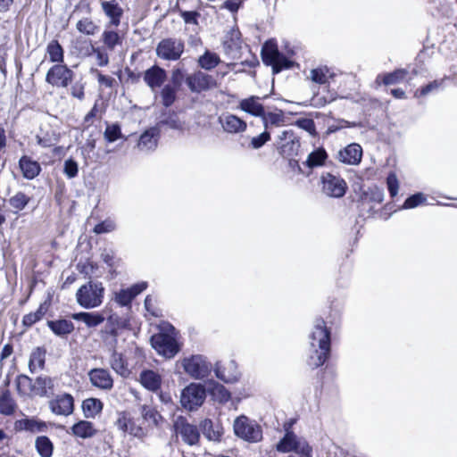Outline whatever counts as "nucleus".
<instances>
[{"instance_id":"1","label":"nucleus","mask_w":457,"mask_h":457,"mask_svg":"<svg viewBox=\"0 0 457 457\" xmlns=\"http://www.w3.org/2000/svg\"><path fill=\"white\" fill-rule=\"evenodd\" d=\"M309 364L319 368L327 361L331 352V329L322 318L315 319L309 334Z\"/></svg>"},{"instance_id":"2","label":"nucleus","mask_w":457,"mask_h":457,"mask_svg":"<svg viewBox=\"0 0 457 457\" xmlns=\"http://www.w3.org/2000/svg\"><path fill=\"white\" fill-rule=\"evenodd\" d=\"M261 56L266 66L272 68L273 74L293 67L294 62L279 52L277 43L273 39L267 40L262 47Z\"/></svg>"},{"instance_id":"3","label":"nucleus","mask_w":457,"mask_h":457,"mask_svg":"<svg viewBox=\"0 0 457 457\" xmlns=\"http://www.w3.org/2000/svg\"><path fill=\"white\" fill-rule=\"evenodd\" d=\"M104 295L103 283L90 280L77 290L76 301L84 309H94L102 304Z\"/></svg>"},{"instance_id":"4","label":"nucleus","mask_w":457,"mask_h":457,"mask_svg":"<svg viewBox=\"0 0 457 457\" xmlns=\"http://www.w3.org/2000/svg\"><path fill=\"white\" fill-rule=\"evenodd\" d=\"M179 362L184 372L195 380H203L208 378L213 368L207 357L202 354H192L184 357Z\"/></svg>"},{"instance_id":"5","label":"nucleus","mask_w":457,"mask_h":457,"mask_svg":"<svg viewBox=\"0 0 457 457\" xmlns=\"http://www.w3.org/2000/svg\"><path fill=\"white\" fill-rule=\"evenodd\" d=\"M234 432L237 436L250 443H257L262 439V427L253 420L245 415L237 417L233 424Z\"/></svg>"},{"instance_id":"6","label":"nucleus","mask_w":457,"mask_h":457,"mask_svg":"<svg viewBox=\"0 0 457 457\" xmlns=\"http://www.w3.org/2000/svg\"><path fill=\"white\" fill-rule=\"evenodd\" d=\"M150 342L153 348L167 359L173 358L180 351V345L171 334L163 332L154 334L151 337Z\"/></svg>"},{"instance_id":"7","label":"nucleus","mask_w":457,"mask_h":457,"mask_svg":"<svg viewBox=\"0 0 457 457\" xmlns=\"http://www.w3.org/2000/svg\"><path fill=\"white\" fill-rule=\"evenodd\" d=\"M205 398L204 386L199 383H191L182 390L180 403L185 409L194 411L204 403Z\"/></svg>"},{"instance_id":"8","label":"nucleus","mask_w":457,"mask_h":457,"mask_svg":"<svg viewBox=\"0 0 457 457\" xmlns=\"http://www.w3.org/2000/svg\"><path fill=\"white\" fill-rule=\"evenodd\" d=\"M185 49L184 42L179 38L168 37L161 40L156 46V54L166 61L179 60Z\"/></svg>"},{"instance_id":"9","label":"nucleus","mask_w":457,"mask_h":457,"mask_svg":"<svg viewBox=\"0 0 457 457\" xmlns=\"http://www.w3.org/2000/svg\"><path fill=\"white\" fill-rule=\"evenodd\" d=\"M186 84L192 93L200 94L218 87L215 78L202 71H196L186 78Z\"/></svg>"},{"instance_id":"10","label":"nucleus","mask_w":457,"mask_h":457,"mask_svg":"<svg viewBox=\"0 0 457 457\" xmlns=\"http://www.w3.org/2000/svg\"><path fill=\"white\" fill-rule=\"evenodd\" d=\"M308 442L298 437L294 432L287 431L284 436L276 445V449L279 453H306L310 451Z\"/></svg>"},{"instance_id":"11","label":"nucleus","mask_w":457,"mask_h":457,"mask_svg":"<svg viewBox=\"0 0 457 457\" xmlns=\"http://www.w3.org/2000/svg\"><path fill=\"white\" fill-rule=\"evenodd\" d=\"M74 72L64 64L52 66L46 75V81L56 87H67L72 81Z\"/></svg>"},{"instance_id":"12","label":"nucleus","mask_w":457,"mask_h":457,"mask_svg":"<svg viewBox=\"0 0 457 457\" xmlns=\"http://www.w3.org/2000/svg\"><path fill=\"white\" fill-rule=\"evenodd\" d=\"M321 183L323 192L331 197L344 196L347 188L346 182L341 177L329 172L322 174Z\"/></svg>"},{"instance_id":"13","label":"nucleus","mask_w":457,"mask_h":457,"mask_svg":"<svg viewBox=\"0 0 457 457\" xmlns=\"http://www.w3.org/2000/svg\"><path fill=\"white\" fill-rule=\"evenodd\" d=\"M280 141L279 153L285 158L298 155L301 144L299 137L292 130H284L278 136Z\"/></svg>"},{"instance_id":"14","label":"nucleus","mask_w":457,"mask_h":457,"mask_svg":"<svg viewBox=\"0 0 457 457\" xmlns=\"http://www.w3.org/2000/svg\"><path fill=\"white\" fill-rule=\"evenodd\" d=\"M147 282L136 283L128 288H122L114 293L113 300L120 306H129L132 301L144 290L147 288Z\"/></svg>"},{"instance_id":"15","label":"nucleus","mask_w":457,"mask_h":457,"mask_svg":"<svg viewBox=\"0 0 457 457\" xmlns=\"http://www.w3.org/2000/svg\"><path fill=\"white\" fill-rule=\"evenodd\" d=\"M49 408L56 415L69 416L74 411V398L68 393L58 395L49 402Z\"/></svg>"},{"instance_id":"16","label":"nucleus","mask_w":457,"mask_h":457,"mask_svg":"<svg viewBox=\"0 0 457 457\" xmlns=\"http://www.w3.org/2000/svg\"><path fill=\"white\" fill-rule=\"evenodd\" d=\"M175 431L179 434L185 443L189 445H196L200 438L196 426L187 423L183 419L178 420L174 424Z\"/></svg>"},{"instance_id":"17","label":"nucleus","mask_w":457,"mask_h":457,"mask_svg":"<svg viewBox=\"0 0 457 457\" xmlns=\"http://www.w3.org/2000/svg\"><path fill=\"white\" fill-rule=\"evenodd\" d=\"M215 376L220 380L227 384H232L238 380L239 371L235 361H229L226 366H221L220 362H216L214 368H212Z\"/></svg>"},{"instance_id":"18","label":"nucleus","mask_w":457,"mask_h":457,"mask_svg":"<svg viewBox=\"0 0 457 457\" xmlns=\"http://www.w3.org/2000/svg\"><path fill=\"white\" fill-rule=\"evenodd\" d=\"M114 424L121 432L128 433L135 437L140 438L145 436L143 428L137 425L126 412H119Z\"/></svg>"},{"instance_id":"19","label":"nucleus","mask_w":457,"mask_h":457,"mask_svg":"<svg viewBox=\"0 0 457 457\" xmlns=\"http://www.w3.org/2000/svg\"><path fill=\"white\" fill-rule=\"evenodd\" d=\"M91 384L102 390H110L113 386V379L105 369L94 368L87 373Z\"/></svg>"},{"instance_id":"20","label":"nucleus","mask_w":457,"mask_h":457,"mask_svg":"<svg viewBox=\"0 0 457 457\" xmlns=\"http://www.w3.org/2000/svg\"><path fill=\"white\" fill-rule=\"evenodd\" d=\"M362 149L360 145L353 143L338 151L337 159L347 165H357L361 162Z\"/></svg>"},{"instance_id":"21","label":"nucleus","mask_w":457,"mask_h":457,"mask_svg":"<svg viewBox=\"0 0 457 457\" xmlns=\"http://www.w3.org/2000/svg\"><path fill=\"white\" fill-rule=\"evenodd\" d=\"M166 79V71L158 65H153L144 72V81L153 92L161 87Z\"/></svg>"},{"instance_id":"22","label":"nucleus","mask_w":457,"mask_h":457,"mask_svg":"<svg viewBox=\"0 0 457 457\" xmlns=\"http://www.w3.org/2000/svg\"><path fill=\"white\" fill-rule=\"evenodd\" d=\"M203 435L209 441L220 442L223 435V428L220 421L204 419L199 424Z\"/></svg>"},{"instance_id":"23","label":"nucleus","mask_w":457,"mask_h":457,"mask_svg":"<svg viewBox=\"0 0 457 457\" xmlns=\"http://www.w3.org/2000/svg\"><path fill=\"white\" fill-rule=\"evenodd\" d=\"M222 129L227 133L236 134L245 131L246 122L235 114H226L219 118Z\"/></svg>"},{"instance_id":"24","label":"nucleus","mask_w":457,"mask_h":457,"mask_svg":"<svg viewBox=\"0 0 457 457\" xmlns=\"http://www.w3.org/2000/svg\"><path fill=\"white\" fill-rule=\"evenodd\" d=\"M48 428L45 421L36 418H25L18 420L14 422V429L16 431H27L30 433L46 432Z\"/></svg>"},{"instance_id":"25","label":"nucleus","mask_w":457,"mask_h":457,"mask_svg":"<svg viewBox=\"0 0 457 457\" xmlns=\"http://www.w3.org/2000/svg\"><path fill=\"white\" fill-rule=\"evenodd\" d=\"M266 98L267 96L263 97L252 96L248 98L242 99L239 102V108L252 116L262 118V116L264 115L265 109L259 100Z\"/></svg>"},{"instance_id":"26","label":"nucleus","mask_w":457,"mask_h":457,"mask_svg":"<svg viewBox=\"0 0 457 457\" xmlns=\"http://www.w3.org/2000/svg\"><path fill=\"white\" fill-rule=\"evenodd\" d=\"M159 131L156 128L146 129L140 137L137 147L145 153L154 151L157 147Z\"/></svg>"},{"instance_id":"27","label":"nucleus","mask_w":457,"mask_h":457,"mask_svg":"<svg viewBox=\"0 0 457 457\" xmlns=\"http://www.w3.org/2000/svg\"><path fill=\"white\" fill-rule=\"evenodd\" d=\"M54 378L40 375L35 379L34 396L49 397L54 394Z\"/></svg>"},{"instance_id":"28","label":"nucleus","mask_w":457,"mask_h":457,"mask_svg":"<svg viewBox=\"0 0 457 457\" xmlns=\"http://www.w3.org/2000/svg\"><path fill=\"white\" fill-rule=\"evenodd\" d=\"M101 6L105 15L110 18V24L118 27L123 14V10L119 4L115 0L103 1Z\"/></svg>"},{"instance_id":"29","label":"nucleus","mask_w":457,"mask_h":457,"mask_svg":"<svg viewBox=\"0 0 457 457\" xmlns=\"http://www.w3.org/2000/svg\"><path fill=\"white\" fill-rule=\"evenodd\" d=\"M19 167L22 172L23 177L27 179H35L39 175L41 171L40 164L27 155L21 157L19 161Z\"/></svg>"},{"instance_id":"30","label":"nucleus","mask_w":457,"mask_h":457,"mask_svg":"<svg viewBox=\"0 0 457 457\" xmlns=\"http://www.w3.org/2000/svg\"><path fill=\"white\" fill-rule=\"evenodd\" d=\"M158 125L166 126L175 130L184 129V122L179 120L178 113L174 111L165 110L162 112L159 117Z\"/></svg>"},{"instance_id":"31","label":"nucleus","mask_w":457,"mask_h":457,"mask_svg":"<svg viewBox=\"0 0 457 457\" xmlns=\"http://www.w3.org/2000/svg\"><path fill=\"white\" fill-rule=\"evenodd\" d=\"M47 326L54 335L60 337H64L74 330V324L65 319L48 320Z\"/></svg>"},{"instance_id":"32","label":"nucleus","mask_w":457,"mask_h":457,"mask_svg":"<svg viewBox=\"0 0 457 457\" xmlns=\"http://www.w3.org/2000/svg\"><path fill=\"white\" fill-rule=\"evenodd\" d=\"M140 383L145 388L155 392L161 387L162 378L154 370H145L140 374Z\"/></svg>"},{"instance_id":"33","label":"nucleus","mask_w":457,"mask_h":457,"mask_svg":"<svg viewBox=\"0 0 457 457\" xmlns=\"http://www.w3.org/2000/svg\"><path fill=\"white\" fill-rule=\"evenodd\" d=\"M72 319L84 322L88 328H95L104 321V317L99 312H80L72 314Z\"/></svg>"},{"instance_id":"34","label":"nucleus","mask_w":457,"mask_h":457,"mask_svg":"<svg viewBox=\"0 0 457 457\" xmlns=\"http://www.w3.org/2000/svg\"><path fill=\"white\" fill-rule=\"evenodd\" d=\"M46 351L43 347H37L32 351L29 356V369L31 373L43 370L46 363Z\"/></svg>"},{"instance_id":"35","label":"nucleus","mask_w":457,"mask_h":457,"mask_svg":"<svg viewBox=\"0 0 457 457\" xmlns=\"http://www.w3.org/2000/svg\"><path fill=\"white\" fill-rule=\"evenodd\" d=\"M327 159L328 154L326 150L323 147H319L309 154L306 161L303 162V165L309 169L321 167L325 164Z\"/></svg>"},{"instance_id":"36","label":"nucleus","mask_w":457,"mask_h":457,"mask_svg":"<svg viewBox=\"0 0 457 457\" xmlns=\"http://www.w3.org/2000/svg\"><path fill=\"white\" fill-rule=\"evenodd\" d=\"M72 433L81 438H89L96 435V430L95 429L93 423L87 420H80L75 423L71 427Z\"/></svg>"},{"instance_id":"37","label":"nucleus","mask_w":457,"mask_h":457,"mask_svg":"<svg viewBox=\"0 0 457 457\" xmlns=\"http://www.w3.org/2000/svg\"><path fill=\"white\" fill-rule=\"evenodd\" d=\"M30 200V196L21 191H19L8 199V204L13 213H19L27 207Z\"/></svg>"},{"instance_id":"38","label":"nucleus","mask_w":457,"mask_h":457,"mask_svg":"<svg viewBox=\"0 0 457 457\" xmlns=\"http://www.w3.org/2000/svg\"><path fill=\"white\" fill-rule=\"evenodd\" d=\"M406 74L407 71L405 69H397L393 72L378 74L376 78V82L379 83L381 80V82L386 86L397 84L403 80Z\"/></svg>"},{"instance_id":"39","label":"nucleus","mask_w":457,"mask_h":457,"mask_svg":"<svg viewBox=\"0 0 457 457\" xmlns=\"http://www.w3.org/2000/svg\"><path fill=\"white\" fill-rule=\"evenodd\" d=\"M35 448L40 457H52L54 444L46 436H39L35 440Z\"/></svg>"},{"instance_id":"40","label":"nucleus","mask_w":457,"mask_h":457,"mask_svg":"<svg viewBox=\"0 0 457 457\" xmlns=\"http://www.w3.org/2000/svg\"><path fill=\"white\" fill-rule=\"evenodd\" d=\"M82 409L86 418H95L103 410V403L97 398H87L82 403Z\"/></svg>"},{"instance_id":"41","label":"nucleus","mask_w":457,"mask_h":457,"mask_svg":"<svg viewBox=\"0 0 457 457\" xmlns=\"http://www.w3.org/2000/svg\"><path fill=\"white\" fill-rule=\"evenodd\" d=\"M197 62L202 69L211 71L219 65L220 58L216 53L206 50L204 54L198 58Z\"/></svg>"},{"instance_id":"42","label":"nucleus","mask_w":457,"mask_h":457,"mask_svg":"<svg viewBox=\"0 0 457 457\" xmlns=\"http://www.w3.org/2000/svg\"><path fill=\"white\" fill-rule=\"evenodd\" d=\"M16 403L11 395L9 390H4L0 395V413L10 416L15 411Z\"/></svg>"},{"instance_id":"43","label":"nucleus","mask_w":457,"mask_h":457,"mask_svg":"<svg viewBox=\"0 0 457 457\" xmlns=\"http://www.w3.org/2000/svg\"><path fill=\"white\" fill-rule=\"evenodd\" d=\"M16 386L20 395L34 396L35 381L29 376L21 374L16 378Z\"/></svg>"},{"instance_id":"44","label":"nucleus","mask_w":457,"mask_h":457,"mask_svg":"<svg viewBox=\"0 0 457 457\" xmlns=\"http://www.w3.org/2000/svg\"><path fill=\"white\" fill-rule=\"evenodd\" d=\"M102 41L105 47L110 51H112L116 46L122 45V37L117 31L112 29L104 30L102 34Z\"/></svg>"},{"instance_id":"45","label":"nucleus","mask_w":457,"mask_h":457,"mask_svg":"<svg viewBox=\"0 0 457 457\" xmlns=\"http://www.w3.org/2000/svg\"><path fill=\"white\" fill-rule=\"evenodd\" d=\"M334 78V73L327 66H321L311 71V79L320 85L328 83L329 79Z\"/></svg>"},{"instance_id":"46","label":"nucleus","mask_w":457,"mask_h":457,"mask_svg":"<svg viewBox=\"0 0 457 457\" xmlns=\"http://www.w3.org/2000/svg\"><path fill=\"white\" fill-rule=\"evenodd\" d=\"M46 52L49 55V60L57 64L62 63L64 60V51L62 46L57 40H52L46 47Z\"/></svg>"},{"instance_id":"47","label":"nucleus","mask_w":457,"mask_h":457,"mask_svg":"<svg viewBox=\"0 0 457 457\" xmlns=\"http://www.w3.org/2000/svg\"><path fill=\"white\" fill-rule=\"evenodd\" d=\"M444 81H445V79H435V80L429 82L426 86L421 87L420 88L417 89L414 92V97H416V98L423 97L429 94L436 93V92L440 91L444 87Z\"/></svg>"},{"instance_id":"48","label":"nucleus","mask_w":457,"mask_h":457,"mask_svg":"<svg viewBox=\"0 0 457 457\" xmlns=\"http://www.w3.org/2000/svg\"><path fill=\"white\" fill-rule=\"evenodd\" d=\"M110 364L112 369L120 376L126 377L129 375V370L121 353L113 352L110 359Z\"/></svg>"},{"instance_id":"49","label":"nucleus","mask_w":457,"mask_h":457,"mask_svg":"<svg viewBox=\"0 0 457 457\" xmlns=\"http://www.w3.org/2000/svg\"><path fill=\"white\" fill-rule=\"evenodd\" d=\"M177 91L178 89L170 84H167L162 88L160 96L165 108H169L174 104L177 99Z\"/></svg>"},{"instance_id":"50","label":"nucleus","mask_w":457,"mask_h":457,"mask_svg":"<svg viewBox=\"0 0 457 457\" xmlns=\"http://www.w3.org/2000/svg\"><path fill=\"white\" fill-rule=\"evenodd\" d=\"M262 120L266 130L269 129L270 125L278 126L284 121L283 112L279 111L278 112H266L264 111V115L262 116Z\"/></svg>"},{"instance_id":"51","label":"nucleus","mask_w":457,"mask_h":457,"mask_svg":"<svg viewBox=\"0 0 457 457\" xmlns=\"http://www.w3.org/2000/svg\"><path fill=\"white\" fill-rule=\"evenodd\" d=\"M46 311L47 307L45 304H40L35 312H30L23 317L22 324L26 327H31L44 317Z\"/></svg>"},{"instance_id":"52","label":"nucleus","mask_w":457,"mask_h":457,"mask_svg":"<svg viewBox=\"0 0 457 457\" xmlns=\"http://www.w3.org/2000/svg\"><path fill=\"white\" fill-rule=\"evenodd\" d=\"M363 195L370 202L381 204L384 200V190L378 186L370 187L363 192Z\"/></svg>"},{"instance_id":"53","label":"nucleus","mask_w":457,"mask_h":457,"mask_svg":"<svg viewBox=\"0 0 457 457\" xmlns=\"http://www.w3.org/2000/svg\"><path fill=\"white\" fill-rule=\"evenodd\" d=\"M104 139L112 143L123 137L121 133L120 126L118 123H112L111 125H107L104 133Z\"/></svg>"},{"instance_id":"54","label":"nucleus","mask_w":457,"mask_h":457,"mask_svg":"<svg viewBox=\"0 0 457 457\" xmlns=\"http://www.w3.org/2000/svg\"><path fill=\"white\" fill-rule=\"evenodd\" d=\"M76 28L80 33L88 36L94 35L98 30V27L88 18L79 21Z\"/></svg>"},{"instance_id":"55","label":"nucleus","mask_w":457,"mask_h":457,"mask_svg":"<svg viewBox=\"0 0 457 457\" xmlns=\"http://www.w3.org/2000/svg\"><path fill=\"white\" fill-rule=\"evenodd\" d=\"M142 416L144 420L153 423L154 426H159L160 421L162 420L161 414L154 408L143 406Z\"/></svg>"},{"instance_id":"56","label":"nucleus","mask_w":457,"mask_h":457,"mask_svg":"<svg viewBox=\"0 0 457 457\" xmlns=\"http://www.w3.org/2000/svg\"><path fill=\"white\" fill-rule=\"evenodd\" d=\"M427 201L426 196L422 193H416L410 195L403 203L401 209H412L420 204H425Z\"/></svg>"},{"instance_id":"57","label":"nucleus","mask_w":457,"mask_h":457,"mask_svg":"<svg viewBox=\"0 0 457 457\" xmlns=\"http://www.w3.org/2000/svg\"><path fill=\"white\" fill-rule=\"evenodd\" d=\"M107 325V331L112 336H117L118 329L125 326L123 320L117 314H112L108 317Z\"/></svg>"},{"instance_id":"58","label":"nucleus","mask_w":457,"mask_h":457,"mask_svg":"<svg viewBox=\"0 0 457 457\" xmlns=\"http://www.w3.org/2000/svg\"><path fill=\"white\" fill-rule=\"evenodd\" d=\"M270 140V133L265 129L260 135L252 137L249 146L255 150L260 149Z\"/></svg>"},{"instance_id":"59","label":"nucleus","mask_w":457,"mask_h":457,"mask_svg":"<svg viewBox=\"0 0 457 457\" xmlns=\"http://www.w3.org/2000/svg\"><path fill=\"white\" fill-rule=\"evenodd\" d=\"M63 173L68 179H73L77 177L79 173L78 162L72 158L65 160L63 164Z\"/></svg>"},{"instance_id":"60","label":"nucleus","mask_w":457,"mask_h":457,"mask_svg":"<svg viewBox=\"0 0 457 457\" xmlns=\"http://www.w3.org/2000/svg\"><path fill=\"white\" fill-rule=\"evenodd\" d=\"M116 228L115 222L111 219H106L104 221L99 222L96 224L93 229V231L96 234H104V233H109Z\"/></svg>"},{"instance_id":"61","label":"nucleus","mask_w":457,"mask_h":457,"mask_svg":"<svg viewBox=\"0 0 457 457\" xmlns=\"http://www.w3.org/2000/svg\"><path fill=\"white\" fill-rule=\"evenodd\" d=\"M37 143L42 147H50L54 145L57 141L58 137L54 133L52 135L46 133L44 135H37Z\"/></svg>"},{"instance_id":"62","label":"nucleus","mask_w":457,"mask_h":457,"mask_svg":"<svg viewBox=\"0 0 457 457\" xmlns=\"http://www.w3.org/2000/svg\"><path fill=\"white\" fill-rule=\"evenodd\" d=\"M386 186L391 197L398 194L399 181L395 172H390L386 178Z\"/></svg>"},{"instance_id":"63","label":"nucleus","mask_w":457,"mask_h":457,"mask_svg":"<svg viewBox=\"0 0 457 457\" xmlns=\"http://www.w3.org/2000/svg\"><path fill=\"white\" fill-rule=\"evenodd\" d=\"M180 16L187 24H198L200 13L196 11H181Z\"/></svg>"},{"instance_id":"64","label":"nucleus","mask_w":457,"mask_h":457,"mask_svg":"<svg viewBox=\"0 0 457 457\" xmlns=\"http://www.w3.org/2000/svg\"><path fill=\"white\" fill-rule=\"evenodd\" d=\"M85 86L81 81L75 82L71 87V95L82 101L85 98Z\"/></svg>"}]
</instances>
